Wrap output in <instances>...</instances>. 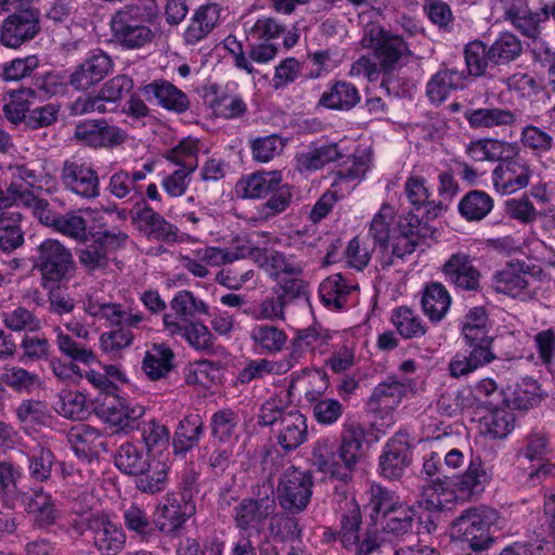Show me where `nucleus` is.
I'll return each mask as SVG.
<instances>
[{
  "label": "nucleus",
  "instance_id": "nucleus-1",
  "mask_svg": "<svg viewBox=\"0 0 555 555\" xmlns=\"http://www.w3.org/2000/svg\"><path fill=\"white\" fill-rule=\"evenodd\" d=\"M160 16L156 0H139L119 8L108 22L112 42L124 50L145 47L155 38Z\"/></svg>",
  "mask_w": 555,
  "mask_h": 555
},
{
  "label": "nucleus",
  "instance_id": "nucleus-2",
  "mask_svg": "<svg viewBox=\"0 0 555 555\" xmlns=\"http://www.w3.org/2000/svg\"><path fill=\"white\" fill-rule=\"evenodd\" d=\"M85 377L98 390L93 411L111 426L112 433H127L140 427V420L145 413L143 405L120 397L118 386L106 374L90 370Z\"/></svg>",
  "mask_w": 555,
  "mask_h": 555
},
{
  "label": "nucleus",
  "instance_id": "nucleus-3",
  "mask_svg": "<svg viewBox=\"0 0 555 555\" xmlns=\"http://www.w3.org/2000/svg\"><path fill=\"white\" fill-rule=\"evenodd\" d=\"M114 464L121 474L137 477L135 488L142 493L155 494L167 486L168 464L153 457L142 442L121 443L115 452Z\"/></svg>",
  "mask_w": 555,
  "mask_h": 555
},
{
  "label": "nucleus",
  "instance_id": "nucleus-4",
  "mask_svg": "<svg viewBox=\"0 0 555 555\" xmlns=\"http://www.w3.org/2000/svg\"><path fill=\"white\" fill-rule=\"evenodd\" d=\"M492 479V472L479 454L472 453L466 470L459 476L444 477L434 490L423 495L421 506L428 512H441L447 502L482 493Z\"/></svg>",
  "mask_w": 555,
  "mask_h": 555
},
{
  "label": "nucleus",
  "instance_id": "nucleus-5",
  "mask_svg": "<svg viewBox=\"0 0 555 555\" xmlns=\"http://www.w3.org/2000/svg\"><path fill=\"white\" fill-rule=\"evenodd\" d=\"M129 236L118 228H109L102 216L91 221L85 245L78 250L80 264L88 271L105 270L117 251L126 247Z\"/></svg>",
  "mask_w": 555,
  "mask_h": 555
},
{
  "label": "nucleus",
  "instance_id": "nucleus-6",
  "mask_svg": "<svg viewBox=\"0 0 555 555\" xmlns=\"http://www.w3.org/2000/svg\"><path fill=\"white\" fill-rule=\"evenodd\" d=\"M0 11L8 13L0 25V43L5 48L18 49L39 35L40 12L30 0H0Z\"/></svg>",
  "mask_w": 555,
  "mask_h": 555
},
{
  "label": "nucleus",
  "instance_id": "nucleus-7",
  "mask_svg": "<svg viewBox=\"0 0 555 555\" xmlns=\"http://www.w3.org/2000/svg\"><path fill=\"white\" fill-rule=\"evenodd\" d=\"M33 263L41 275V286L44 289H60L76 272L70 249L54 238H46L38 245Z\"/></svg>",
  "mask_w": 555,
  "mask_h": 555
},
{
  "label": "nucleus",
  "instance_id": "nucleus-8",
  "mask_svg": "<svg viewBox=\"0 0 555 555\" xmlns=\"http://www.w3.org/2000/svg\"><path fill=\"white\" fill-rule=\"evenodd\" d=\"M496 518V512L487 506L465 508L452 521V538L466 543L470 551H489L495 542L491 528Z\"/></svg>",
  "mask_w": 555,
  "mask_h": 555
},
{
  "label": "nucleus",
  "instance_id": "nucleus-9",
  "mask_svg": "<svg viewBox=\"0 0 555 555\" xmlns=\"http://www.w3.org/2000/svg\"><path fill=\"white\" fill-rule=\"evenodd\" d=\"M276 511L273 491L258 492L256 495L241 499L232 508L235 528L246 538H261L267 532V525Z\"/></svg>",
  "mask_w": 555,
  "mask_h": 555
},
{
  "label": "nucleus",
  "instance_id": "nucleus-10",
  "mask_svg": "<svg viewBox=\"0 0 555 555\" xmlns=\"http://www.w3.org/2000/svg\"><path fill=\"white\" fill-rule=\"evenodd\" d=\"M201 473L194 464L186 465L178 475L176 490L168 492L162 504L167 517L183 528L196 513V496L201 490Z\"/></svg>",
  "mask_w": 555,
  "mask_h": 555
},
{
  "label": "nucleus",
  "instance_id": "nucleus-11",
  "mask_svg": "<svg viewBox=\"0 0 555 555\" xmlns=\"http://www.w3.org/2000/svg\"><path fill=\"white\" fill-rule=\"evenodd\" d=\"M122 519L130 538L141 543L154 542L160 533L173 537L182 529L176 520L166 516L162 503L157 506V518L154 520L135 503L124 511Z\"/></svg>",
  "mask_w": 555,
  "mask_h": 555
},
{
  "label": "nucleus",
  "instance_id": "nucleus-12",
  "mask_svg": "<svg viewBox=\"0 0 555 555\" xmlns=\"http://www.w3.org/2000/svg\"><path fill=\"white\" fill-rule=\"evenodd\" d=\"M367 434L365 426L357 421L348 420L343 424L336 454L339 467L335 469L336 480L340 482L343 489H347L363 455Z\"/></svg>",
  "mask_w": 555,
  "mask_h": 555
},
{
  "label": "nucleus",
  "instance_id": "nucleus-13",
  "mask_svg": "<svg viewBox=\"0 0 555 555\" xmlns=\"http://www.w3.org/2000/svg\"><path fill=\"white\" fill-rule=\"evenodd\" d=\"M433 193L427 186V180L423 176L412 175L404 183V196L409 203L410 225H427L435 218L447 210L442 201L431 199Z\"/></svg>",
  "mask_w": 555,
  "mask_h": 555
},
{
  "label": "nucleus",
  "instance_id": "nucleus-14",
  "mask_svg": "<svg viewBox=\"0 0 555 555\" xmlns=\"http://www.w3.org/2000/svg\"><path fill=\"white\" fill-rule=\"evenodd\" d=\"M412 54L409 43L400 35L382 29L374 39V56L382 72L380 88L390 94L395 70L404 65Z\"/></svg>",
  "mask_w": 555,
  "mask_h": 555
},
{
  "label": "nucleus",
  "instance_id": "nucleus-15",
  "mask_svg": "<svg viewBox=\"0 0 555 555\" xmlns=\"http://www.w3.org/2000/svg\"><path fill=\"white\" fill-rule=\"evenodd\" d=\"M312 487L311 474L292 466L283 473L279 480L276 503L282 511L300 514L311 501Z\"/></svg>",
  "mask_w": 555,
  "mask_h": 555
},
{
  "label": "nucleus",
  "instance_id": "nucleus-16",
  "mask_svg": "<svg viewBox=\"0 0 555 555\" xmlns=\"http://www.w3.org/2000/svg\"><path fill=\"white\" fill-rule=\"evenodd\" d=\"M164 327L171 336H180L190 348L206 356H215L220 348L217 337L210 328L201 321L179 322L177 317L165 313Z\"/></svg>",
  "mask_w": 555,
  "mask_h": 555
},
{
  "label": "nucleus",
  "instance_id": "nucleus-17",
  "mask_svg": "<svg viewBox=\"0 0 555 555\" xmlns=\"http://www.w3.org/2000/svg\"><path fill=\"white\" fill-rule=\"evenodd\" d=\"M132 223L149 240L162 243L172 244L178 238V228L165 219L163 215L157 212L145 201H137L131 210Z\"/></svg>",
  "mask_w": 555,
  "mask_h": 555
},
{
  "label": "nucleus",
  "instance_id": "nucleus-18",
  "mask_svg": "<svg viewBox=\"0 0 555 555\" xmlns=\"http://www.w3.org/2000/svg\"><path fill=\"white\" fill-rule=\"evenodd\" d=\"M531 175L532 171L527 159L516 152L512 156L500 159L493 169V188L502 195L513 194L529 184Z\"/></svg>",
  "mask_w": 555,
  "mask_h": 555
},
{
  "label": "nucleus",
  "instance_id": "nucleus-19",
  "mask_svg": "<svg viewBox=\"0 0 555 555\" xmlns=\"http://www.w3.org/2000/svg\"><path fill=\"white\" fill-rule=\"evenodd\" d=\"M335 493L338 498V507L336 509L338 519V529L340 534V546L347 551H352L358 544H361L362 513L359 503L353 494L347 489L339 491L335 486Z\"/></svg>",
  "mask_w": 555,
  "mask_h": 555
},
{
  "label": "nucleus",
  "instance_id": "nucleus-20",
  "mask_svg": "<svg viewBox=\"0 0 555 555\" xmlns=\"http://www.w3.org/2000/svg\"><path fill=\"white\" fill-rule=\"evenodd\" d=\"M413 450L405 435L396 434L382 448L378 456L379 475L387 480L400 479L411 465Z\"/></svg>",
  "mask_w": 555,
  "mask_h": 555
},
{
  "label": "nucleus",
  "instance_id": "nucleus-21",
  "mask_svg": "<svg viewBox=\"0 0 555 555\" xmlns=\"http://www.w3.org/2000/svg\"><path fill=\"white\" fill-rule=\"evenodd\" d=\"M22 500L35 529L55 532L62 511L50 492L42 488L34 489L31 492L24 493Z\"/></svg>",
  "mask_w": 555,
  "mask_h": 555
},
{
  "label": "nucleus",
  "instance_id": "nucleus-22",
  "mask_svg": "<svg viewBox=\"0 0 555 555\" xmlns=\"http://www.w3.org/2000/svg\"><path fill=\"white\" fill-rule=\"evenodd\" d=\"M204 104L218 118L236 119L247 113V104L243 96L229 85L210 83L203 90Z\"/></svg>",
  "mask_w": 555,
  "mask_h": 555
},
{
  "label": "nucleus",
  "instance_id": "nucleus-23",
  "mask_svg": "<svg viewBox=\"0 0 555 555\" xmlns=\"http://www.w3.org/2000/svg\"><path fill=\"white\" fill-rule=\"evenodd\" d=\"M472 80L463 69L454 65L442 64L426 85V95L430 103L439 105L453 93L468 89Z\"/></svg>",
  "mask_w": 555,
  "mask_h": 555
},
{
  "label": "nucleus",
  "instance_id": "nucleus-24",
  "mask_svg": "<svg viewBox=\"0 0 555 555\" xmlns=\"http://www.w3.org/2000/svg\"><path fill=\"white\" fill-rule=\"evenodd\" d=\"M75 138L94 149H111L121 144L125 132L117 126L109 125L104 119H87L78 122L75 128Z\"/></svg>",
  "mask_w": 555,
  "mask_h": 555
},
{
  "label": "nucleus",
  "instance_id": "nucleus-25",
  "mask_svg": "<svg viewBox=\"0 0 555 555\" xmlns=\"http://www.w3.org/2000/svg\"><path fill=\"white\" fill-rule=\"evenodd\" d=\"M114 63L111 56L102 50H94L76 66L70 74L68 83L78 91L89 88L102 81L112 70Z\"/></svg>",
  "mask_w": 555,
  "mask_h": 555
},
{
  "label": "nucleus",
  "instance_id": "nucleus-26",
  "mask_svg": "<svg viewBox=\"0 0 555 555\" xmlns=\"http://www.w3.org/2000/svg\"><path fill=\"white\" fill-rule=\"evenodd\" d=\"M61 179L67 190L82 198L90 199L100 195L98 171L86 163L66 160Z\"/></svg>",
  "mask_w": 555,
  "mask_h": 555
},
{
  "label": "nucleus",
  "instance_id": "nucleus-27",
  "mask_svg": "<svg viewBox=\"0 0 555 555\" xmlns=\"http://www.w3.org/2000/svg\"><path fill=\"white\" fill-rule=\"evenodd\" d=\"M154 169L155 165L151 162L144 163L140 169L132 171L120 169L111 176L106 190L112 196L125 202L134 204L137 201H145L140 182L144 181Z\"/></svg>",
  "mask_w": 555,
  "mask_h": 555
},
{
  "label": "nucleus",
  "instance_id": "nucleus-28",
  "mask_svg": "<svg viewBox=\"0 0 555 555\" xmlns=\"http://www.w3.org/2000/svg\"><path fill=\"white\" fill-rule=\"evenodd\" d=\"M491 320L487 309L482 306L470 308L460 321L462 340L465 346L492 349Z\"/></svg>",
  "mask_w": 555,
  "mask_h": 555
},
{
  "label": "nucleus",
  "instance_id": "nucleus-29",
  "mask_svg": "<svg viewBox=\"0 0 555 555\" xmlns=\"http://www.w3.org/2000/svg\"><path fill=\"white\" fill-rule=\"evenodd\" d=\"M426 512L424 515H418L414 507L401 503L380 522L383 531L396 538L404 537L412 532L414 521L417 518L421 525L424 524L425 530L431 532L436 530L437 525L431 519L430 512Z\"/></svg>",
  "mask_w": 555,
  "mask_h": 555
},
{
  "label": "nucleus",
  "instance_id": "nucleus-30",
  "mask_svg": "<svg viewBox=\"0 0 555 555\" xmlns=\"http://www.w3.org/2000/svg\"><path fill=\"white\" fill-rule=\"evenodd\" d=\"M221 7L216 2L199 5L193 13L183 31L186 46H195L204 40L218 25Z\"/></svg>",
  "mask_w": 555,
  "mask_h": 555
},
{
  "label": "nucleus",
  "instance_id": "nucleus-31",
  "mask_svg": "<svg viewBox=\"0 0 555 555\" xmlns=\"http://www.w3.org/2000/svg\"><path fill=\"white\" fill-rule=\"evenodd\" d=\"M147 99L156 100L158 106L176 114L185 113L191 105L190 99L181 89L168 80L156 79L142 89Z\"/></svg>",
  "mask_w": 555,
  "mask_h": 555
},
{
  "label": "nucleus",
  "instance_id": "nucleus-32",
  "mask_svg": "<svg viewBox=\"0 0 555 555\" xmlns=\"http://www.w3.org/2000/svg\"><path fill=\"white\" fill-rule=\"evenodd\" d=\"M361 101V94L354 83L334 79L327 83L319 99V106L331 111L349 112Z\"/></svg>",
  "mask_w": 555,
  "mask_h": 555
},
{
  "label": "nucleus",
  "instance_id": "nucleus-33",
  "mask_svg": "<svg viewBox=\"0 0 555 555\" xmlns=\"http://www.w3.org/2000/svg\"><path fill=\"white\" fill-rule=\"evenodd\" d=\"M251 351L258 356H275L284 350L288 335L271 323H260L251 326L249 332Z\"/></svg>",
  "mask_w": 555,
  "mask_h": 555
},
{
  "label": "nucleus",
  "instance_id": "nucleus-34",
  "mask_svg": "<svg viewBox=\"0 0 555 555\" xmlns=\"http://www.w3.org/2000/svg\"><path fill=\"white\" fill-rule=\"evenodd\" d=\"M357 287L341 273L324 279L319 285V298L331 311H341L349 305L350 297Z\"/></svg>",
  "mask_w": 555,
  "mask_h": 555
},
{
  "label": "nucleus",
  "instance_id": "nucleus-35",
  "mask_svg": "<svg viewBox=\"0 0 555 555\" xmlns=\"http://www.w3.org/2000/svg\"><path fill=\"white\" fill-rule=\"evenodd\" d=\"M493 287L498 293L508 297L526 300L529 297V280L522 266L508 262L498 270L492 278Z\"/></svg>",
  "mask_w": 555,
  "mask_h": 555
},
{
  "label": "nucleus",
  "instance_id": "nucleus-36",
  "mask_svg": "<svg viewBox=\"0 0 555 555\" xmlns=\"http://www.w3.org/2000/svg\"><path fill=\"white\" fill-rule=\"evenodd\" d=\"M205 433V423L197 413L186 414L179 421L171 446L175 455L185 457V455L196 448Z\"/></svg>",
  "mask_w": 555,
  "mask_h": 555
},
{
  "label": "nucleus",
  "instance_id": "nucleus-37",
  "mask_svg": "<svg viewBox=\"0 0 555 555\" xmlns=\"http://www.w3.org/2000/svg\"><path fill=\"white\" fill-rule=\"evenodd\" d=\"M67 440L74 454L88 463L98 459L104 449L101 430L90 425L82 424L73 427L67 435Z\"/></svg>",
  "mask_w": 555,
  "mask_h": 555
},
{
  "label": "nucleus",
  "instance_id": "nucleus-38",
  "mask_svg": "<svg viewBox=\"0 0 555 555\" xmlns=\"http://www.w3.org/2000/svg\"><path fill=\"white\" fill-rule=\"evenodd\" d=\"M92 532L93 545L102 555H117L126 545V533L107 515H100Z\"/></svg>",
  "mask_w": 555,
  "mask_h": 555
},
{
  "label": "nucleus",
  "instance_id": "nucleus-39",
  "mask_svg": "<svg viewBox=\"0 0 555 555\" xmlns=\"http://www.w3.org/2000/svg\"><path fill=\"white\" fill-rule=\"evenodd\" d=\"M495 359L493 350L482 347L465 346L449 362L450 376L460 378L491 363Z\"/></svg>",
  "mask_w": 555,
  "mask_h": 555
},
{
  "label": "nucleus",
  "instance_id": "nucleus-40",
  "mask_svg": "<svg viewBox=\"0 0 555 555\" xmlns=\"http://www.w3.org/2000/svg\"><path fill=\"white\" fill-rule=\"evenodd\" d=\"M480 415V433L490 439H505L515 429L516 417L511 408L500 404Z\"/></svg>",
  "mask_w": 555,
  "mask_h": 555
},
{
  "label": "nucleus",
  "instance_id": "nucleus-41",
  "mask_svg": "<svg viewBox=\"0 0 555 555\" xmlns=\"http://www.w3.org/2000/svg\"><path fill=\"white\" fill-rule=\"evenodd\" d=\"M470 404V412L479 415L483 412L504 404V391L499 388L493 378H483L472 387L465 388Z\"/></svg>",
  "mask_w": 555,
  "mask_h": 555
},
{
  "label": "nucleus",
  "instance_id": "nucleus-42",
  "mask_svg": "<svg viewBox=\"0 0 555 555\" xmlns=\"http://www.w3.org/2000/svg\"><path fill=\"white\" fill-rule=\"evenodd\" d=\"M280 426L276 441L285 452L296 450L307 440V418L297 409L288 410Z\"/></svg>",
  "mask_w": 555,
  "mask_h": 555
},
{
  "label": "nucleus",
  "instance_id": "nucleus-43",
  "mask_svg": "<svg viewBox=\"0 0 555 555\" xmlns=\"http://www.w3.org/2000/svg\"><path fill=\"white\" fill-rule=\"evenodd\" d=\"M401 503L395 491L379 483H372L369 491V500L363 508L371 522L377 525Z\"/></svg>",
  "mask_w": 555,
  "mask_h": 555
},
{
  "label": "nucleus",
  "instance_id": "nucleus-44",
  "mask_svg": "<svg viewBox=\"0 0 555 555\" xmlns=\"http://www.w3.org/2000/svg\"><path fill=\"white\" fill-rule=\"evenodd\" d=\"M261 267L271 279L276 281L282 275H286L285 278L301 276L306 260L295 253L272 250L264 256Z\"/></svg>",
  "mask_w": 555,
  "mask_h": 555
},
{
  "label": "nucleus",
  "instance_id": "nucleus-45",
  "mask_svg": "<svg viewBox=\"0 0 555 555\" xmlns=\"http://www.w3.org/2000/svg\"><path fill=\"white\" fill-rule=\"evenodd\" d=\"M405 220L406 224H400L401 233L393 240L391 256L380 261V268L383 270L393 264L392 258L404 260L405 257L413 254L425 241L426 236L423 230H426V225H410L409 219Z\"/></svg>",
  "mask_w": 555,
  "mask_h": 555
},
{
  "label": "nucleus",
  "instance_id": "nucleus-46",
  "mask_svg": "<svg viewBox=\"0 0 555 555\" xmlns=\"http://www.w3.org/2000/svg\"><path fill=\"white\" fill-rule=\"evenodd\" d=\"M541 387L532 377H524L504 391V404L512 410L527 411L537 406L541 400Z\"/></svg>",
  "mask_w": 555,
  "mask_h": 555
},
{
  "label": "nucleus",
  "instance_id": "nucleus-47",
  "mask_svg": "<svg viewBox=\"0 0 555 555\" xmlns=\"http://www.w3.org/2000/svg\"><path fill=\"white\" fill-rule=\"evenodd\" d=\"M406 393L405 383L397 377H389L379 383L372 391L367 405L373 412L395 410Z\"/></svg>",
  "mask_w": 555,
  "mask_h": 555
},
{
  "label": "nucleus",
  "instance_id": "nucleus-48",
  "mask_svg": "<svg viewBox=\"0 0 555 555\" xmlns=\"http://www.w3.org/2000/svg\"><path fill=\"white\" fill-rule=\"evenodd\" d=\"M175 353L166 344H153L142 361V370L151 380L166 377L175 367Z\"/></svg>",
  "mask_w": 555,
  "mask_h": 555
},
{
  "label": "nucleus",
  "instance_id": "nucleus-49",
  "mask_svg": "<svg viewBox=\"0 0 555 555\" xmlns=\"http://www.w3.org/2000/svg\"><path fill=\"white\" fill-rule=\"evenodd\" d=\"M451 302L452 298L442 283L430 282L424 287L421 304L424 314L431 322H440L448 313Z\"/></svg>",
  "mask_w": 555,
  "mask_h": 555
},
{
  "label": "nucleus",
  "instance_id": "nucleus-50",
  "mask_svg": "<svg viewBox=\"0 0 555 555\" xmlns=\"http://www.w3.org/2000/svg\"><path fill=\"white\" fill-rule=\"evenodd\" d=\"M494 208L493 197L483 190H470L459 201L457 212L467 222L483 220Z\"/></svg>",
  "mask_w": 555,
  "mask_h": 555
},
{
  "label": "nucleus",
  "instance_id": "nucleus-51",
  "mask_svg": "<svg viewBox=\"0 0 555 555\" xmlns=\"http://www.w3.org/2000/svg\"><path fill=\"white\" fill-rule=\"evenodd\" d=\"M464 118L472 129L512 126L516 121L515 113L501 107L467 108Z\"/></svg>",
  "mask_w": 555,
  "mask_h": 555
},
{
  "label": "nucleus",
  "instance_id": "nucleus-52",
  "mask_svg": "<svg viewBox=\"0 0 555 555\" xmlns=\"http://www.w3.org/2000/svg\"><path fill=\"white\" fill-rule=\"evenodd\" d=\"M296 514L274 512L267 525V537L276 543H294L300 541L302 529Z\"/></svg>",
  "mask_w": 555,
  "mask_h": 555
},
{
  "label": "nucleus",
  "instance_id": "nucleus-53",
  "mask_svg": "<svg viewBox=\"0 0 555 555\" xmlns=\"http://www.w3.org/2000/svg\"><path fill=\"white\" fill-rule=\"evenodd\" d=\"M42 222L52 227L56 232L80 242H83L88 237L91 227V222L87 221L75 211L62 215L57 212L53 214L49 210Z\"/></svg>",
  "mask_w": 555,
  "mask_h": 555
},
{
  "label": "nucleus",
  "instance_id": "nucleus-54",
  "mask_svg": "<svg viewBox=\"0 0 555 555\" xmlns=\"http://www.w3.org/2000/svg\"><path fill=\"white\" fill-rule=\"evenodd\" d=\"M170 308L173 311L171 315L177 317L179 322H193L201 315H210L209 305L189 289L177 292Z\"/></svg>",
  "mask_w": 555,
  "mask_h": 555
},
{
  "label": "nucleus",
  "instance_id": "nucleus-55",
  "mask_svg": "<svg viewBox=\"0 0 555 555\" xmlns=\"http://www.w3.org/2000/svg\"><path fill=\"white\" fill-rule=\"evenodd\" d=\"M52 357V345L48 337L37 332L25 333L18 345V360L25 365L49 361Z\"/></svg>",
  "mask_w": 555,
  "mask_h": 555
},
{
  "label": "nucleus",
  "instance_id": "nucleus-56",
  "mask_svg": "<svg viewBox=\"0 0 555 555\" xmlns=\"http://www.w3.org/2000/svg\"><path fill=\"white\" fill-rule=\"evenodd\" d=\"M89 313L94 317L104 319L107 324L112 327H139L144 320V315L141 311L133 312L132 310H126L120 304L107 302L101 304L98 307H92Z\"/></svg>",
  "mask_w": 555,
  "mask_h": 555
},
{
  "label": "nucleus",
  "instance_id": "nucleus-57",
  "mask_svg": "<svg viewBox=\"0 0 555 555\" xmlns=\"http://www.w3.org/2000/svg\"><path fill=\"white\" fill-rule=\"evenodd\" d=\"M241 418L237 412L232 409H220L210 417L211 437L221 442L228 443L238 439Z\"/></svg>",
  "mask_w": 555,
  "mask_h": 555
},
{
  "label": "nucleus",
  "instance_id": "nucleus-58",
  "mask_svg": "<svg viewBox=\"0 0 555 555\" xmlns=\"http://www.w3.org/2000/svg\"><path fill=\"white\" fill-rule=\"evenodd\" d=\"M133 87V79L128 75H117L107 80L98 92L106 113L118 112L121 101L132 92Z\"/></svg>",
  "mask_w": 555,
  "mask_h": 555
},
{
  "label": "nucleus",
  "instance_id": "nucleus-59",
  "mask_svg": "<svg viewBox=\"0 0 555 555\" xmlns=\"http://www.w3.org/2000/svg\"><path fill=\"white\" fill-rule=\"evenodd\" d=\"M282 181L280 171H258L241 180L243 197L246 198H266L269 196Z\"/></svg>",
  "mask_w": 555,
  "mask_h": 555
},
{
  "label": "nucleus",
  "instance_id": "nucleus-60",
  "mask_svg": "<svg viewBox=\"0 0 555 555\" xmlns=\"http://www.w3.org/2000/svg\"><path fill=\"white\" fill-rule=\"evenodd\" d=\"M198 139L186 137L180 140L177 145L169 149L164 157L170 164L178 166V169L194 172L198 167Z\"/></svg>",
  "mask_w": 555,
  "mask_h": 555
},
{
  "label": "nucleus",
  "instance_id": "nucleus-61",
  "mask_svg": "<svg viewBox=\"0 0 555 555\" xmlns=\"http://www.w3.org/2000/svg\"><path fill=\"white\" fill-rule=\"evenodd\" d=\"M340 156L337 144H322L299 154L296 157L297 168L300 172L317 171L327 164L338 160Z\"/></svg>",
  "mask_w": 555,
  "mask_h": 555
},
{
  "label": "nucleus",
  "instance_id": "nucleus-62",
  "mask_svg": "<svg viewBox=\"0 0 555 555\" xmlns=\"http://www.w3.org/2000/svg\"><path fill=\"white\" fill-rule=\"evenodd\" d=\"M390 320L403 339L420 338L427 332L423 319L406 306L393 309Z\"/></svg>",
  "mask_w": 555,
  "mask_h": 555
},
{
  "label": "nucleus",
  "instance_id": "nucleus-63",
  "mask_svg": "<svg viewBox=\"0 0 555 555\" xmlns=\"http://www.w3.org/2000/svg\"><path fill=\"white\" fill-rule=\"evenodd\" d=\"M522 51L520 40L512 33H501L488 48L489 59L492 64H507L517 59Z\"/></svg>",
  "mask_w": 555,
  "mask_h": 555
},
{
  "label": "nucleus",
  "instance_id": "nucleus-64",
  "mask_svg": "<svg viewBox=\"0 0 555 555\" xmlns=\"http://www.w3.org/2000/svg\"><path fill=\"white\" fill-rule=\"evenodd\" d=\"M336 454L335 439L321 437L312 446L311 461L320 472L327 473L332 478L336 479L335 469L339 467Z\"/></svg>",
  "mask_w": 555,
  "mask_h": 555
}]
</instances>
